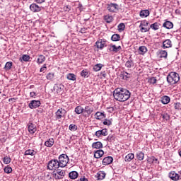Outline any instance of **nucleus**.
I'll list each match as a JSON object with an SVG mask.
<instances>
[{"label":"nucleus","instance_id":"1","mask_svg":"<svg viewBox=\"0 0 181 181\" xmlns=\"http://www.w3.org/2000/svg\"><path fill=\"white\" fill-rule=\"evenodd\" d=\"M113 97L116 101L124 103L131 98V92L127 88H117L113 91Z\"/></svg>","mask_w":181,"mask_h":181},{"label":"nucleus","instance_id":"2","mask_svg":"<svg viewBox=\"0 0 181 181\" xmlns=\"http://www.w3.org/2000/svg\"><path fill=\"white\" fill-rule=\"evenodd\" d=\"M179 80H180V77L176 72H171L167 76V81L169 84H176Z\"/></svg>","mask_w":181,"mask_h":181},{"label":"nucleus","instance_id":"3","mask_svg":"<svg viewBox=\"0 0 181 181\" xmlns=\"http://www.w3.org/2000/svg\"><path fill=\"white\" fill-rule=\"evenodd\" d=\"M58 159L60 168H66V166H67V163H69V160H70L67 154H61Z\"/></svg>","mask_w":181,"mask_h":181},{"label":"nucleus","instance_id":"4","mask_svg":"<svg viewBox=\"0 0 181 181\" xmlns=\"http://www.w3.org/2000/svg\"><path fill=\"white\" fill-rule=\"evenodd\" d=\"M60 168V164L59 163V160L52 159L48 162L47 169L49 170H56Z\"/></svg>","mask_w":181,"mask_h":181},{"label":"nucleus","instance_id":"5","mask_svg":"<svg viewBox=\"0 0 181 181\" xmlns=\"http://www.w3.org/2000/svg\"><path fill=\"white\" fill-rule=\"evenodd\" d=\"M148 25L149 22L146 20L141 22L139 28L141 33H145L146 32H149V30H151V28L148 27Z\"/></svg>","mask_w":181,"mask_h":181},{"label":"nucleus","instance_id":"6","mask_svg":"<svg viewBox=\"0 0 181 181\" xmlns=\"http://www.w3.org/2000/svg\"><path fill=\"white\" fill-rule=\"evenodd\" d=\"M66 114H67V111L63 107L58 109L57 111L55 112V118L57 121L59 119H62V118H65Z\"/></svg>","mask_w":181,"mask_h":181},{"label":"nucleus","instance_id":"7","mask_svg":"<svg viewBox=\"0 0 181 181\" xmlns=\"http://www.w3.org/2000/svg\"><path fill=\"white\" fill-rule=\"evenodd\" d=\"M66 175V171L63 170H57V171L53 172V177L56 180L63 179Z\"/></svg>","mask_w":181,"mask_h":181},{"label":"nucleus","instance_id":"8","mask_svg":"<svg viewBox=\"0 0 181 181\" xmlns=\"http://www.w3.org/2000/svg\"><path fill=\"white\" fill-rule=\"evenodd\" d=\"M107 9L109 11V12H111L112 13H115L119 9V6H118L117 4L115 3H110L107 5Z\"/></svg>","mask_w":181,"mask_h":181},{"label":"nucleus","instance_id":"9","mask_svg":"<svg viewBox=\"0 0 181 181\" xmlns=\"http://www.w3.org/2000/svg\"><path fill=\"white\" fill-rule=\"evenodd\" d=\"M95 46L100 50H103L105 47H107V40L100 39L95 42Z\"/></svg>","mask_w":181,"mask_h":181},{"label":"nucleus","instance_id":"10","mask_svg":"<svg viewBox=\"0 0 181 181\" xmlns=\"http://www.w3.org/2000/svg\"><path fill=\"white\" fill-rule=\"evenodd\" d=\"M122 47L121 45L117 46L113 44H110L108 45V52H112L113 53H118V52H119V50H121Z\"/></svg>","mask_w":181,"mask_h":181},{"label":"nucleus","instance_id":"11","mask_svg":"<svg viewBox=\"0 0 181 181\" xmlns=\"http://www.w3.org/2000/svg\"><path fill=\"white\" fill-rule=\"evenodd\" d=\"M30 9L31 12L37 13V12H40V11L43 9V7L40 6L39 5L35 3H33L31 5H30Z\"/></svg>","mask_w":181,"mask_h":181},{"label":"nucleus","instance_id":"12","mask_svg":"<svg viewBox=\"0 0 181 181\" xmlns=\"http://www.w3.org/2000/svg\"><path fill=\"white\" fill-rule=\"evenodd\" d=\"M107 135H108V132L107 131V129L98 130L95 133V136H97V138H100V136H107Z\"/></svg>","mask_w":181,"mask_h":181},{"label":"nucleus","instance_id":"13","mask_svg":"<svg viewBox=\"0 0 181 181\" xmlns=\"http://www.w3.org/2000/svg\"><path fill=\"white\" fill-rule=\"evenodd\" d=\"M40 105H41V103H40V100H32L29 103L28 107L31 110H35V108H37L38 107H40Z\"/></svg>","mask_w":181,"mask_h":181},{"label":"nucleus","instance_id":"14","mask_svg":"<svg viewBox=\"0 0 181 181\" xmlns=\"http://www.w3.org/2000/svg\"><path fill=\"white\" fill-rule=\"evenodd\" d=\"M168 176H169L170 179H171V180H174V181L179 180V177H180L179 174L176 173V172H175V171L170 172L168 174Z\"/></svg>","mask_w":181,"mask_h":181},{"label":"nucleus","instance_id":"15","mask_svg":"<svg viewBox=\"0 0 181 181\" xmlns=\"http://www.w3.org/2000/svg\"><path fill=\"white\" fill-rule=\"evenodd\" d=\"M93 111H94V107L90 105H87L83 108V112H86L87 117H90L93 114Z\"/></svg>","mask_w":181,"mask_h":181},{"label":"nucleus","instance_id":"16","mask_svg":"<svg viewBox=\"0 0 181 181\" xmlns=\"http://www.w3.org/2000/svg\"><path fill=\"white\" fill-rule=\"evenodd\" d=\"M113 160H114V158L111 156L105 157L103 160V165H105V166H107V165H111Z\"/></svg>","mask_w":181,"mask_h":181},{"label":"nucleus","instance_id":"17","mask_svg":"<svg viewBox=\"0 0 181 181\" xmlns=\"http://www.w3.org/2000/svg\"><path fill=\"white\" fill-rule=\"evenodd\" d=\"M105 176H107L105 172L99 171L95 175V177H97L98 180H104V179H105Z\"/></svg>","mask_w":181,"mask_h":181},{"label":"nucleus","instance_id":"18","mask_svg":"<svg viewBox=\"0 0 181 181\" xmlns=\"http://www.w3.org/2000/svg\"><path fill=\"white\" fill-rule=\"evenodd\" d=\"M37 129H36V125L33 123L28 124V132L30 134H35Z\"/></svg>","mask_w":181,"mask_h":181},{"label":"nucleus","instance_id":"19","mask_svg":"<svg viewBox=\"0 0 181 181\" xmlns=\"http://www.w3.org/2000/svg\"><path fill=\"white\" fill-rule=\"evenodd\" d=\"M163 49H169V47H172V41L169 39L163 41Z\"/></svg>","mask_w":181,"mask_h":181},{"label":"nucleus","instance_id":"20","mask_svg":"<svg viewBox=\"0 0 181 181\" xmlns=\"http://www.w3.org/2000/svg\"><path fill=\"white\" fill-rule=\"evenodd\" d=\"M53 145H54V139L53 138L49 139L45 142V146L47 148H52Z\"/></svg>","mask_w":181,"mask_h":181},{"label":"nucleus","instance_id":"21","mask_svg":"<svg viewBox=\"0 0 181 181\" xmlns=\"http://www.w3.org/2000/svg\"><path fill=\"white\" fill-rule=\"evenodd\" d=\"M103 155L104 151L99 149L95 151L94 158H95L96 159H100V158H101V156H103Z\"/></svg>","mask_w":181,"mask_h":181},{"label":"nucleus","instance_id":"22","mask_svg":"<svg viewBox=\"0 0 181 181\" xmlns=\"http://www.w3.org/2000/svg\"><path fill=\"white\" fill-rule=\"evenodd\" d=\"M92 148L93 149H101L103 148V143L101 141H96L92 144Z\"/></svg>","mask_w":181,"mask_h":181},{"label":"nucleus","instance_id":"23","mask_svg":"<svg viewBox=\"0 0 181 181\" xmlns=\"http://www.w3.org/2000/svg\"><path fill=\"white\" fill-rule=\"evenodd\" d=\"M103 19L106 22V23H111L112 21H114V17H112V16H110V14H107L103 16Z\"/></svg>","mask_w":181,"mask_h":181},{"label":"nucleus","instance_id":"24","mask_svg":"<svg viewBox=\"0 0 181 181\" xmlns=\"http://www.w3.org/2000/svg\"><path fill=\"white\" fill-rule=\"evenodd\" d=\"M69 177L74 180L78 177V173L77 171H71L69 173Z\"/></svg>","mask_w":181,"mask_h":181},{"label":"nucleus","instance_id":"25","mask_svg":"<svg viewBox=\"0 0 181 181\" xmlns=\"http://www.w3.org/2000/svg\"><path fill=\"white\" fill-rule=\"evenodd\" d=\"M162 104L166 105L170 103V98L168 95H164L161 98Z\"/></svg>","mask_w":181,"mask_h":181},{"label":"nucleus","instance_id":"26","mask_svg":"<svg viewBox=\"0 0 181 181\" xmlns=\"http://www.w3.org/2000/svg\"><path fill=\"white\" fill-rule=\"evenodd\" d=\"M81 76L83 78H88V77H90V71H88L87 69H83L81 72Z\"/></svg>","mask_w":181,"mask_h":181},{"label":"nucleus","instance_id":"27","mask_svg":"<svg viewBox=\"0 0 181 181\" xmlns=\"http://www.w3.org/2000/svg\"><path fill=\"white\" fill-rule=\"evenodd\" d=\"M95 117H96V119H104L105 118V114L104 112H97L95 114Z\"/></svg>","mask_w":181,"mask_h":181},{"label":"nucleus","instance_id":"28","mask_svg":"<svg viewBox=\"0 0 181 181\" xmlns=\"http://www.w3.org/2000/svg\"><path fill=\"white\" fill-rule=\"evenodd\" d=\"M37 153V151H35V150L32 149H28L25 151L24 155L26 156L28 155H30V156H35V155Z\"/></svg>","mask_w":181,"mask_h":181},{"label":"nucleus","instance_id":"29","mask_svg":"<svg viewBox=\"0 0 181 181\" xmlns=\"http://www.w3.org/2000/svg\"><path fill=\"white\" fill-rule=\"evenodd\" d=\"M46 62V57L44 55H40L38 56V58L37 59V64H43Z\"/></svg>","mask_w":181,"mask_h":181},{"label":"nucleus","instance_id":"30","mask_svg":"<svg viewBox=\"0 0 181 181\" xmlns=\"http://www.w3.org/2000/svg\"><path fill=\"white\" fill-rule=\"evenodd\" d=\"M163 28H165L166 29H172L173 28V23L170 21H165L163 24Z\"/></svg>","mask_w":181,"mask_h":181},{"label":"nucleus","instance_id":"31","mask_svg":"<svg viewBox=\"0 0 181 181\" xmlns=\"http://www.w3.org/2000/svg\"><path fill=\"white\" fill-rule=\"evenodd\" d=\"M74 111L76 114H77L78 115H80V114H83V112H84V108H83L81 105H78L75 108Z\"/></svg>","mask_w":181,"mask_h":181},{"label":"nucleus","instance_id":"32","mask_svg":"<svg viewBox=\"0 0 181 181\" xmlns=\"http://www.w3.org/2000/svg\"><path fill=\"white\" fill-rule=\"evenodd\" d=\"M149 13H150L148 11V10H141L140 11L139 15H140L141 18H148V16H149Z\"/></svg>","mask_w":181,"mask_h":181},{"label":"nucleus","instance_id":"33","mask_svg":"<svg viewBox=\"0 0 181 181\" xmlns=\"http://www.w3.org/2000/svg\"><path fill=\"white\" fill-rule=\"evenodd\" d=\"M158 54L160 59H168V52L166 50H160Z\"/></svg>","mask_w":181,"mask_h":181},{"label":"nucleus","instance_id":"34","mask_svg":"<svg viewBox=\"0 0 181 181\" xmlns=\"http://www.w3.org/2000/svg\"><path fill=\"white\" fill-rule=\"evenodd\" d=\"M104 67V64H96L95 65L93 66V71H100Z\"/></svg>","mask_w":181,"mask_h":181},{"label":"nucleus","instance_id":"35","mask_svg":"<svg viewBox=\"0 0 181 181\" xmlns=\"http://www.w3.org/2000/svg\"><path fill=\"white\" fill-rule=\"evenodd\" d=\"M136 156L138 160H144V158H145V154L142 151H139L136 153Z\"/></svg>","mask_w":181,"mask_h":181},{"label":"nucleus","instance_id":"36","mask_svg":"<svg viewBox=\"0 0 181 181\" xmlns=\"http://www.w3.org/2000/svg\"><path fill=\"white\" fill-rule=\"evenodd\" d=\"M134 158H135V155H134V153H129L125 156L124 160L126 162H131Z\"/></svg>","mask_w":181,"mask_h":181},{"label":"nucleus","instance_id":"37","mask_svg":"<svg viewBox=\"0 0 181 181\" xmlns=\"http://www.w3.org/2000/svg\"><path fill=\"white\" fill-rule=\"evenodd\" d=\"M139 54H145L148 52V48L145 46H141L139 48Z\"/></svg>","mask_w":181,"mask_h":181},{"label":"nucleus","instance_id":"38","mask_svg":"<svg viewBox=\"0 0 181 181\" xmlns=\"http://www.w3.org/2000/svg\"><path fill=\"white\" fill-rule=\"evenodd\" d=\"M121 36L119 34H114L112 35L111 40L112 42H118V40H120Z\"/></svg>","mask_w":181,"mask_h":181},{"label":"nucleus","instance_id":"39","mask_svg":"<svg viewBox=\"0 0 181 181\" xmlns=\"http://www.w3.org/2000/svg\"><path fill=\"white\" fill-rule=\"evenodd\" d=\"M134 61L132 60H128L127 62H126L125 63V66L127 69H131L132 67H134Z\"/></svg>","mask_w":181,"mask_h":181},{"label":"nucleus","instance_id":"40","mask_svg":"<svg viewBox=\"0 0 181 181\" xmlns=\"http://www.w3.org/2000/svg\"><path fill=\"white\" fill-rule=\"evenodd\" d=\"M66 78L68 80H71V81H76V75L74 74H68Z\"/></svg>","mask_w":181,"mask_h":181},{"label":"nucleus","instance_id":"41","mask_svg":"<svg viewBox=\"0 0 181 181\" xmlns=\"http://www.w3.org/2000/svg\"><path fill=\"white\" fill-rule=\"evenodd\" d=\"M13 63L12 62H8L6 63L4 69L6 71H8V70H11V69H12V66H13Z\"/></svg>","mask_w":181,"mask_h":181},{"label":"nucleus","instance_id":"42","mask_svg":"<svg viewBox=\"0 0 181 181\" xmlns=\"http://www.w3.org/2000/svg\"><path fill=\"white\" fill-rule=\"evenodd\" d=\"M160 25V24L159 23H154L150 25V28L153 29V30H158Z\"/></svg>","mask_w":181,"mask_h":181},{"label":"nucleus","instance_id":"43","mask_svg":"<svg viewBox=\"0 0 181 181\" xmlns=\"http://www.w3.org/2000/svg\"><path fill=\"white\" fill-rule=\"evenodd\" d=\"M3 162L5 165H9V163L12 162V159L11 157L5 156L3 158Z\"/></svg>","mask_w":181,"mask_h":181},{"label":"nucleus","instance_id":"44","mask_svg":"<svg viewBox=\"0 0 181 181\" xmlns=\"http://www.w3.org/2000/svg\"><path fill=\"white\" fill-rule=\"evenodd\" d=\"M124 80H128V78H131V74L127 72L123 71L122 74Z\"/></svg>","mask_w":181,"mask_h":181},{"label":"nucleus","instance_id":"45","mask_svg":"<svg viewBox=\"0 0 181 181\" xmlns=\"http://www.w3.org/2000/svg\"><path fill=\"white\" fill-rule=\"evenodd\" d=\"M30 59V57L28 54H23L22 58H20L21 62H22V60L23 62H29Z\"/></svg>","mask_w":181,"mask_h":181},{"label":"nucleus","instance_id":"46","mask_svg":"<svg viewBox=\"0 0 181 181\" xmlns=\"http://www.w3.org/2000/svg\"><path fill=\"white\" fill-rule=\"evenodd\" d=\"M4 170L5 173H7V174L12 173V168L9 165H7L6 167H5Z\"/></svg>","mask_w":181,"mask_h":181},{"label":"nucleus","instance_id":"47","mask_svg":"<svg viewBox=\"0 0 181 181\" xmlns=\"http://www.w3.org/2000/svg\"><path fill=\"white\" fill-rule=\"evenodd\" d=\"M69 131H77V125L74 124H71L69 127Z\"/></svg>","mask_w":181,"mask_h":181},{"label":"nucleus","instance_id":"48","mask_svg":"<svg viewBox=\"0 0 181 181\" xmlns=\"http://www.w3.org/2000/svg\"><path fill=\"white\" fill-rule=\"evenodd\" d=\"M46 78L47 80H53V78H54V73L49 72L47 74Z\"/></svg>","mask_w":181,"mask_h":181},{"label":"nucleus","instance_id":"49","mask_svg":"<svg viewBox=\"0 0 181 181\" xmlns=\"http://www.w3.org/2000/svg\"><path fill=\"white\" fill-rule=\"evenodd\" d=\"M174 108L177 111H180L181 110V103H174Z\"/></svg>","mask_w":181,"mask_h":181},{"label":"nucleus","instance_id":"50","mask_svg":"<svg viewBox=\"0 0 181 181\" xmlns=\"http://www.w3.org/2000/svg\"><path fill=\"white\" fill-rule=\"evenodd\" d=\"M158 80L155 77H151L148 79V83L150 84H156Z\"/></svg>","mask_w":181,"mask_h":181},{"label":"nucleus","instance_id":"51","mask_svg":"<svg viewBox=\"0 0 181 181\" xmlns=\"http://www.w3.org/2000/svg\"><path fill=\"white\" fill-rule=\"evenodd\" d=\"M47 71V66L46 64H44L42 65V66L40 68V73H45V72H46Z\"/></svg>","mask_w":181,"mask_h":181},{"label":"nucleus","instance_id":"52","mask_svg":"<svg viewBox=\"0 0 181 181\" xmlns=\"http://www.w3.org/2000/svg\"><path fill=\"white\" fill-rule=\"evenodd\" d=\"M125 29V24L124 23H121L118 25V30H124Z\"/></svg>","mask_w":181,"mask_h":181},{"label":"nucleus","instance_id":"53","mask_svg":"<svg viewBox=\"0 0 181 181\" xmlns=\"http://www.w3.org/2000/svg\"><path fill=\"white\" fill-rule=\"evenodd\" d=\"M111 124H112V122L111 120H110V119H105L103 121V125L110 126V125H111Z\"/></svg>","mask_w":181,"mask_h":181},{"label":"nucleus","instance_id":"54","mask_svg":"<svg viewBox=\"0 0 181 181\" xmlns=\"http://www.w3.org/2000/svg\"><path fill=\"white\" fill-rule=\"evenodd\" d=\"M162 117L163 119H165V121H169V119H170V116H169L168 113L162 115Z\"/></svg>","mask_w":181,"mask_h":181},{"label":"nucleus","instance_id":"55","mask_svg":"<svg viewBox=\"0 0 181 181\" xmlns=\"http://www.w3.org/2000/svg\"><path fill=\"white\" fill-rule=\"evenodd\" d=\"M112 139H114V134H109L108 136L107 137V141L111 142Z\"/></svg>","mask_w":181,"mask_h":181},{"label":"nucleus","instance_id":"56","mask_svg":"<svg viewBox=\"0 0 181 181\" xmlns=\"http://www.w3.org/2000/svg\"><path fill=\"white\" fill-rule=\"evenodd\" d=\"M36 95H37L36 94V92H30V97H31L32 98H35L36 97Z\"/></svg>","mask_w":181,"mask_h":181},{"label":"nucleus","instance_id":"57","mask_svg":"<svg viewBox=\"0 0 181 181\" xmlns=\"http://www.w3.org/2000/svg\"><path fill=\"white\" fill-rule=\"evenodd\" d=\"M100 76H102V77H103V78H106V77H107V73L105 72V71H103L100 72Z\"/></svg>","mask_w":181,"mask_h":181},{"label":"nucleus","instance_id":"58","mask_svg":"<svg viewBox=\"0 0 181 181\" xmlns=\"http://www.w3.org/2000/svg\"><path fill=\"white\" fill-rule=\"evenodd\" d=\"M45 1V0H34V2H36V4H43Z\"/></svg>","mask_w":181,"mask_h":181},{"label":"nucleus","instance_id":"59","mask_svg":"<svg viewBox=\"0 0 181 181\" xmlns=\"http://www.w3.org/2000/svg\"><path fill=\"white\" fill-rule=\"evenodd\" d=\"M109 110V112H114V107H108L107 108Z\"/></svg>","mask_w":181,"mask_h":181},{"label":"nucleus","instance_id":"60","mask_svg":"<svg viewBox=\"0 0 181 181\" xmlns=\"http://www.w3.org/2000/svg\"><path fill=\"white\" fill-rule=\"evenodd\" d=\"M152 159H153V162H155V163H158V158H156L155 157H153Z\"/></svg>","mask_w":181,"mask_h":181},{"label":"nucleus","instance_id":"61","mask_svg":"<svg viewBox=\"0 0 181 181\" xmlns=\"http://www.w3.org/2000/svg\"><path fill=\"white\" fill-rule=\"evenodd\" d=\"M65 11H66V12H69V11H70V6H66L65 7Z\"/></svg>","mask_w":181,"mask_h":181},{"label":"nucleus","instance_id":"62","mask_svg":"<svg viewBox=\"0 0 181 181\" xmlns=\"http://www.w3.org/2000/svg\"><path fill=\"white\" fill-rule=\"evenodd\" d=\"M80 180H81V181H88V180H87V179L86 178V177H83L81 178Z\"/></svg>","mask_w":181,"mask_h":181},{"label":"nucleus","instance_id":"63","mask_svg":"<svg viewBox=\"0 0 181 181\" xmlns=\"http://www.w3.org/2000/svg\"><path fill=\"white\" fill-rule=\"evenodd\" d=\"M13 100H15V98H10V99L8 100V101H9V102L13 101Z\"/></svg>","mask_w":181,"mask_h":181},{"label":"nucleus","instance_id":"64","mask_svg":"<svg viewBox=\"0 0 181 181\" xmlns=\"http://www.w3.org/2000/svg\"><path fill=\"white\" fill-rule=\"evenodd\" d=\"M34 87H35V86H33V85L30 86V88H33Z\"/></svg>","mask_w":181,"mask_h":181}]
</instances>
